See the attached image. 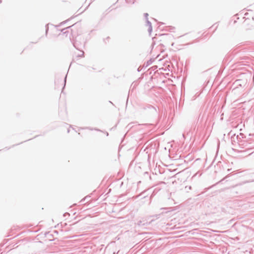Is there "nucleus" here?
Masks as SVG:
<instances>
[{"label":"nucleus","instance_id":"3","mask_svg":"<svg viewBox=\"0 0 254 254\" xmlns=\"http://www.w3.org/2000/svg\"><path fill=\"white\" fill-rule=\"evenodd\" d=\"M146 25L149 27L148 28V31L149 32H151L152 30L151 23L148 20V18H147L146 20Z\"/></svg>","mask_w":254,"mask_h":254},{"label":"nucleus","instance_id":"4","mask_svg":"<svg viewBox=\"0 0 254 254\" xmlns=\"http://www.w3.org/2000/svg\"><path fill=\"white\" fill-rule=\"evenodd\" d=\"M81 54H80L78 56V57H83V56H84V52L83 51H81Z\"/></svg>","mask_w":254,"mask_h":254},{"label":"nucleus","instance_id":"11","mask_svg":"<svg viewBox=\"0 0 254 254\" xmlns=\"http://www.w3.org/2000/svg\"><path fill=\"white\" fill-rule=\"evenodd\" d=\"M224 179H225V178H224V179H222V180H221V181H223Z\"/></svg>","mask_w":254,"mask_h":254},{"label":"nucleus","instance_id":"7","mask_svg":"<svg viewBox=\"0 0 254 254\" xmlns=\"http://www.w3.org/2000/svg\"><path fill=\"white\" fill-rule=\"evenodd\" d=\"M150 62L148 61L147 63V65H149L150 64Z\"/></svg>","mask_w":254,"mask_h":254},{"label":"nucleus","instance_id":"6","mask_svg":"<svg viewBox=\"0 0 254 254\" xmlns=\"http://www.w3.org/2000/svg\"><path fill=\"white\" fill-rule=\"evenodd\" d=\"M73 45L74 47L76 49H78V48L76 47V45H75V43H73Z\"/></svg>","mask_w":254,"mask_h":254},{"label":"nucleus","instance_id":"8","mask_svg":"<svg viewBox=\"0 0 254 254\" xmlns=\"http://www.w3.org/2000/svg\"><path fill=\"white\" fill-rule=\"evenodd\" d=\"M66 76H65V78H64V83H65L66 82Z\"/></svg>","mask_w":254,"mask_h":254},{"label":"nucleus","instance_id":"9","mask_svg":"<svg viewBox=\"0 0 254 254\" xmlns=\"http://www.w3.org/2000/svg\"><path fill=\"white\" fill-rule=\"evenodd\" d=\"M119 251H118L117 253L115 252H114L113 254H118L119 253Z\"/></svg>","mask_w":254,"mask_h":254},{"label":"nucleus","instance_id":"2","mask_svg":"<svg viewBox=\"0 0 254 254\" xmlns=\"http://www.w3.org/2000/svg\"><path fill=\"white\" fill-rule=\"evenodd\" d=\"M74 25H73L72 27H73ZM71 26L67 27L65 28H64L61 30V32L63 35H65L66 36L67 35V34L69 33V29H70Z\"/></svg>","mask_w":254,"mask_h":254},{"label":"nucleus","instance_id":"5","mask_svg":"<svg viewBox=\"0 0 254 254\" xmlns=\"http://www.w3.org/2000/svg\"><path fill=\"white\" fill-rule=\"evenodd\" d=\"M144 15L146 18V20H147V18H148V14L147 13H144Z\"/></svg>","mask_w":254,"mask_h":254},{"label":"nucleus","instance_id":"1","mask_svg":"<svg viewBox=\"0 0 254 254\" xmlns=\"http://www.w3.org/2000/svg\"><path fill=\"white\" fill-rule=\"evenodd\" d=\"M247 59V58H246V57L240 58V59H238V60H239L238 62L235 64V67H237L239 69L242 68L243 67H242L241 66L247 65V64H246L243 63L244 61H240L241 60H246Z\"/></svg>","mask_w":254,"mask_h":254},{"label":"nucleus","instance_id":"10","mask_svg":"<svg viewBox=\"0 0 254 254\" xmlns=\"http://www.w3.org/2000/svg\"><path fill=\"white\" fill-rule=\"evenodd\" d=\"M191 187L190 186L189 187V190H191Z\"/></svg>","mask_w":254,"mask_h":254}]
</instances>
